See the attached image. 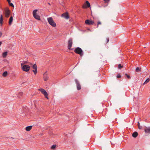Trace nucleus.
<instances>
[{
    "mask_svg": "<svg viewBox=\"0 0 150 150\" xmlns=\"http://www.w3.org/2000/svg\"><path fill=\"white\" fill-rule=\"evenodd\" d=\"M3 13L5 16L6 18H8L10 16L11 11L8 8H6L4 9Z\"/></svg>",
    "mask_w": 150,
    "mask_h": 150,
    "instance_id": "1",
    "label": "nucleus"
},
{
    "mask_svg": "<svg viewBox=\"0 0 150 150\" xmlns=\"http://www.w3.org/2000/svg\"><path fill=\"white\" fill-rule=\"evenodd\" d=\"M47 20L49 23L52 26L55 27L56 26V23L54 22L53 18L52 17L48 18Z\"/></svg>",
    "mask_w": 150,
    "mask_h": 150,
    "instance_id": "2",
    "label": "nucleus"
},
{
    "mask_svg": "<svg viewBox=\"0 0 150 150\" xmlns=\"http://www.w3.org/2000/svg\"><path fill=\"white\" fill-rule=\"evenodd\" d=\"M74 52L76 53L80 54L81 56L83 55V51L80 47L76 48L74 50Z\"/></svg>",
    "mask_w": 150,
    "mask_h": 150,
    "instance_id": "3",
    "label": "nucleus"
},
{
    "mask_svg": "<svg viewBox=\"0 0 150 150\" xmlns=\"http://www.w3.org/2000/svg\"><path fill=\"white\" fill-rule=\"evenodd\" d=\"M38 11V10L37 9L34 10L33 13V17L35 18L36 19L40 20V16L37 15V12Z\"/></svg>",
    "mask_w": 150,
    "mask_h": 150,
    "instance_id": "4",
    "label": "nucleus"
},
{
    "mask_svg": "<svg viewBox=\"0 0 150 150\" xmlns=\"http://www.w3.org/2000/svg\"><path fill=\"white\" fill-rule=\"evenodd\" d=\"M38 90L41 91V93L44 95V96L47 99H48V94L45 89L42 88H40Z\"/></svg>",
    "mask_w": 150,
    "mask_h": 150,
    "instance_id": "5",
    "label": "nucleus"
},
{
    "mask_svg": "<svg viewBox=\"0 0 150 150\" xmlns=\"http://www.w3.org/2000/svg\"><path fill=\"white\" fill-rule=\"evenodd\" d=\"M30 67L29 66L27 65H24L22 67V69L23 70L25 71H28L30 70Z\"/></svg>",
    "mask_w": 150,
    "mask_h": 150,
    "instance_id": "6",
    "label": "nucleus"
},
{
    "mask_svg": "<svg viewBox=\"0 0 150 150\" xmlns=\"http://www.w3.org/2000/svg\"><path fill=\"white\" fill-rule=\"evenodd\" d=\"M74 81L76 82V86L77 90H80L81 89V86L79 82L76 79H75Z\"/></svg>",
    "mask_w": 150,
    "mask_h": 150,
    "instance_id": "7",
    "label": "nucleus"
},
{
    "mask_svg": "<svg viewBox=\"0 0 150 150\" xmlns=\"http://www.w3.org/2000/svg\"><path fill=\"white\" fill-rule=\"evenodd\" d=\"M43 78L44 80L45 81H46L48 80L49 77L48 76V74L47 71L45 72L44 74L43 75Z\"/></svg>",
    "mask_w": 150,
    "mask_h": 150,
    "instance_id": "8",
    "label": "nucleus"
},
{
    "mask_svg": "<svg viewBox=\"0 0 150 150\" xmlns=\"http://www.w3.org/2000/svg\"><path fill=\"white\" fill-rule=\"evenodd\" d=\"M33 68L34 69L33 71L34 73L35 74H36L37 72V67L35 64H34L33 66Z\"/></svg>",
    "mask_w": 150,
    "mask_h": 150,
    "instance_id": "9",
    "label": "nucleus"
},
{
    "mask_svg": "<svg viewBox=\"0 0 150 150\" xmlns=\"http://www.w3.org/2000/svg\"><path fill=\"white\" fill-rule=\"evenodd\" d=\"M72 39H70L68 41V48L70 50L71 49V48L72 46Z\"/></svg>",
    "mask_w": 150,
    "mask_h": 150,
    "instance_id": "10",
    "label": "nucleus"
},
{
    "mask_svg": "<svg viewBox=\"0 0 150 150\" xmlns=\"http://www.w3.org/2000/svg\"><path fill=\"white\" fill-rule=\"evenodd\" d=\"M61 16L67 19H68L69 18L68 12H66L63 13L61 15Z\"/></svg>",
    "mask_w": 150,
    "mask_h": 150,
    "instance_id": "11",
    "label": "nucleus"
},
{
    "mask_svg": "<svg viewBox=\"0 0 150 150\" xmlns=\"http://www.w3.org/2000/svg\"><path fill=\"white\" fill-rule=\"evenodd\" d=\"M85 23L86 24L89 25H93L94 23V22L93 21L89 20H86Z\"/></svg>",
    "mask_w": 150,
    "mask_h": 150,
    "instance_id": "12",
    "label": "nucleus"
},
{
    "mask_svg": "<svg viewBox=\"0 0 150 150\" xmlns=\"http://www.w3.org/2000/svg\"><path fill=\"white\" fill-rule=\"evenodd\" d=\"M144 131L146 133H150V127H146L144 129Z\"/></svg>",
    "mask_w": 150,
    "mask_h": 150,
    "instance_id": "13",
    "label": "nucleus"
},
{
    "mask_svg": "<svg viewBox=\"0 0 150 150\" xmlns=\"http://www.w3.org/2000/svg\"><path fill=\"white\" fill-rule=\"evenodd\" d=\"M32 127V126H30L26 127L25 128V129L27 131H29L31 130Z\"/></svg>",
    "mask_w": 150,
    "mask_h": 150,
    "instance_id": "14",
    "label": "nucleus"
},
{
    "mask_svg": "<svg viewBox=\"0 0 150 150\" xmlns=\"http://www.w3.org/2000/svg\"><path fill=\"white\" fill-rule=\"evenodd\" d=\"M138 135V133L137 132H134L132 134V136L133 137L136 138Z\"/></svg>",
    "mask_w": 150,
    "mask_h": 150,
    "instance_id": "15",
    "label": "nucleus"
},
{
    "mask_svg": "<svg viewBox=\"0 0 150 150\" xmlns=\"http://www.w3.org/2000/svg\"><path fill=\"white\" fill-rule=\"evenodd\" d=\"M13 21V17L12 16H11L9 19V24L10 25H11V24L12 22Z\"/></svg>",
    "mask_w": 150,
    "mask_h": 150,
    "instance_id": "16",
    "label": "nucleus"
},
{
    "mask_svg": "<svg viewBox=\"0 0 150 150\" xmlns=\"http://www.w3.org/2000/svg\"><path fill=\"white\" fill-rule=\"evenodd\" d=\"M8 52H4L2 54V56L4 58H5L7 56Z\"/></svg>",
    "mask_w": 150,
    "mask_h": 150,
    "instance_id": "17",
    "label": "nucleus"
},
{
    "mask_svg": "<svg viewBox=\"0 0 150 150\" xmlns=\"http://www.w3.org/2000/svg\"><path fill=\"white\" fill-rule=\"evenodd\" d=\"M3 21V17L2 15H1L0 17V23H2Z\"/></svg>",
    "mask_w": 150,
    "mask_h": 150,
    "instance_id": "18",
    "label": "nucleus"
},
{
    "mask_svg": "<svg viewBox=\"0 0 150 150\" xmlns=\"http://www.w3.org/2000/svg\"><path fill=\"white\" fill-rule=\"evenodd\" d=\"M150 79L149 78L147 79L143 83V85L146 84L147 83H148L149 82V81H150Z\"/></svg>",
    "mask_w": 150,
    "mask_h": 150,
    "instance_id": "19",
    "label": "nucleus"
},
{
    "mask_svg": "<svg viewBox=\"0 0 150 150\" xmlns=\"http://www.w3.org/2000/svg\"><path fill=\"white\" fill-rule=\"evenodd\" d=\"M7 74H8V73H7V71H5L3 73V76H4L6 77L7 76Z\"/></svg>",
    "mask_w": 150,
    "mask_h": 150,
    "instance_id": "20",
    "label": "nucleus"
},
{
    "mask_svg": "<svg viewBox=\"0 0 150 150\" xmlns=\"http://www.w3.org/2000/svg\"><path fill=\"white\" fill-rule=\"evenodd\" d=\"M86 3L88 7H89L90 6V4L88 1H86Z\"/></svg>",
    "mask_w": 150,
    "mask_h": 150,
    "instance_id": "21",
    "label": "nucleus"
},
{
    "mask_svg": "<svg viewBox=\"0 0 150 150\" xmlns=\"http://www.w3.org/2000/svg\"><path fill=\"white\" fill-rule=\"evenodd\" d=\"M139 124H139V122H137V125H138V128L139 129H141L142 128V126H140Z\"/></svg>",
    "mask_w": 150,
    "mask_h": 150,
    "instance_id": "22",
    "label": "nucleus"
},
{
    "mask_svg": "<svg viewBox=\"0 0 150 150\" xmlns=\"http://www.w3.org/2000/svg\"><path fill=\"white\" fill-rule=\"evenodd\" d=\"M141 70V69L139 68V67H137L136 69V71L137 72H138L139 71H140Z\"/></svg>",
    "mask_w": 150,
    "mask_h": 150,
    "instance_id": "23",
    "label": "nucleus"
},
{
    "mask_svg": "<svg viewBox=\"0 0 150 150\" xmlns=\"http://www.w3.org/2000/svg\"><path fill=\"white\" fill-rule=\"evenodd\" d=\"M56 145L55 144L53 145L51 147V148L52 149H54L56 147Z\"/></svg>",
    "mask_w": 150,
    "mask_h": 150,
    "instance_id": "24",
    "label": "nucleus"
},
{
    "mask_svg": "<svg viewBox=\"0 0 150 150\" xmlns=\"http://www.w3.org/2000/svg\"><path fill=\"white\" fill-rule=\"evenodd\" d=\"M23 94V93L22 92H20L18 94V97H20V96H21Z\"/></svg>",
    "mask_w": 150,
    "mask_h": 150,
    "instance_id": "25",
    "label": "nucleus"
},
{
    "mask_svg": "<svg viewBox=\"0 0 150 150\" xmlns=\"http://www.w3.org/2000/svg\"><path fill=\"white\" fill-rule=\"evenodd\" d=\"M123 67L122 66H121L120 64H119L118 65V68L119 69H120L121 68Z\"/></svg>",
    "mask_w": 150,
    "mask_h": 150,
    "instance_id": "26",
    "label": "nucleus"
},
{
    "mask_svg": "<svg viewBox=\"0 0 150 150\" xmlns=\"http://www.w3.org/2000/svg\"><path fill=\"white\" fill-rule=\"evenodd\" d=\"M8 4H9V5H10V6H11L12 7H14L13 4L12 3H11L10 2H9V3H8Z\"/></svg>",
    "mask_w": 150,
    "mask_h": 150,
    "instance_id": "27",
    "label": "nucleus"
},
{
    "mask_svg": "<svg viewBox=\"0 0 150 150\" xmlns=\"http://www.w3.org/2000/svg\"><path fill=\"white\" fill-rule=\"evenodd\" d=\"M125 75L127 76V78L129 79H130V76L128 75L127 74H125Z\"/></svg>",
    "mask_w": 150,
    "mask_h": 150,
    "instance_id": "28",
    "label": "nucleus"
},
{
    "mask_svg": "<svg viewBox=\"0 0 150 150\" xmlns=\"http://www.w3.org/2000/svg\"><path fill=\"white\" fill-rule=\"evenodd\" d=\"M117 78H121V76L120 75V74H118L117 76Z\"/></svg>",
    "mask_w": 150,
    "mask_h": 150,
    "instance_id": "29",
    "label": "nucleus"
},
{
    "mask_svg": "<svg viewBox=\"0 0 150 150\" xmlns=\"http://www.w3.org/2000/svg\"><path fill=\"white\" fill-rule=\"evenodd\" d=\"M110 0H104V2L105 3H108L109 1Z\"/></svg>",
    "mask_w": 150,
    "mask_h": 150,
    "instance_id": "30",
    "label": "nucleus"
},
{
    "mask_svg": "<svg viewBox=\"0 0 150 150\" xmlns=\"http://www.w3.org/2000/svg\"><path fill=\"white\" fill-rule=\"evenodd\" d=\"M101 24V23L100 22H98V26H97V27H98V25L99 24Z\"/></svg>",
    "mask_w": 150,
    "mask_h": 150,
    "instance_id": "31",
    "label": "nucleus"
},
{
    "mask_svg": "<svg viewBox=\"0 0 150 150\" xmlns=\"http://www.w3.org/2000/svg\"><path fill=\"white\" fill-rule=\"evenodd\" d=\"M82 7L83 8H87V7L85 5H83L82 6Z\"/></svg>",
    "mask_w": 150,
    "mask_h": 150,
    "instance_id": "32",
    "label": "nucleus"
},
{
    "mask_svg": "<svg viewBox=\"0 0 150 150\" xmlns=\"http://www.w3.org/2000/svg\"><path fill=\"white\" fill-rule=\"evenodd\" d=\"M107 42H106L107 43H108L109 41V38H107Z\"/></svg>",
    "mask_w": 150,
    "mask_h": 150,
    "instance_id": "33",
    "label": "nucleus"
},
{
    "mask_svg": "<svg viewBox=\"0 0 150 150\" xmlns=\"http://www.w3.org/2000/svg\"><path fill=\"white\" fill-rule=\"evenodd\" d=\"M24 63H21V67L22 68V67H23V66L24 65L23 64H24Z\"/></svg>",
    "mask_w": 150,
    "mask_h": 150,
    "instance_id": "34",
    "label": "nucleus"
},
{
    "mask_svg": "<svg viewBox=\"0 0 150 150\" xmlns=\"http://www.w3.org/2000/svg\"><path fill=\"white\" fill-rule=\"evenodd\" d=\"M2 35V33L1 32H0V37H1Z\"/></svg>",
    "mask_w": 150,
    "mask_h": 150,
    "instance_id": "35",
    "label": "nucleus"
},
{
    "mask_svg": "<svg viewBox=\"0 0 150 150\" xmlns=\"http://www.w3.org/2000/svg\"><path fill=\"white\" fill-rule=\"evenodd\" d=\"M8 3H9V2H11V1H10V0H7Z\"/></svg>",
    "mask_w": 150,
    "mask_h": 150,
    "instance_id": "36",
    "label": "nucleus"
},
{
    "mask_svg": "<svg viewBox=\"0 0 150 150\" xmlns=\"http://www.w3.org/2000/svg\"><path fill=\"white\" fill-rule=\"evenodd\" d=\"M2 44V42H0V46H1V44Z\"/></svg>",
    "mask_w": 150,
    "mask_h": 150,
    "instance_id": "37",
    "label": "nucleus"
},
{
    "mask_svg": "<svg viewBox=\"0 0 150 150\" xmlns=\"http://www.w3.org/2000/svg\"><path fill=\"white\" fill-rule=\"evenodd\" d=\"M48 4L49 5H51L50 4V3H48Z\"/></svg>",
    "mask_w": 150,
    "mask_h": 150,
    "instance_id": "38",
    "label": "nucleus"
},
{
    "mask_svg": "<svg viewBox=\"0 0 150 150\" xmlns=\"http://www.w3.org/2000/svg\"><path fill=\"white\" fill-rule=\"evenodd\" d=\"M27 62H24V64H26V63Z\"/></svg>",
    "mask_w": 150,
    "mask_h": 150,
    "instance_id": "39",
    "label": "nucleus"
}]
</instances>
